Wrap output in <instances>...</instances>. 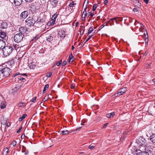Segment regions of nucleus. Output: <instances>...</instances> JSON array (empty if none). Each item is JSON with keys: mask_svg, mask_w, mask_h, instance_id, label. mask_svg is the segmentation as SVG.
Segmentation results:
<instances>
[{"mask_svg": "<svg viewBox=\"0 0 155 155\" xmlns=\"http://www.w3.org/2000/svg\"><path fill=\"white\" fill-rule=\"evenodd\" d=\"M147 53H148L147 52V51L145 52L144 54V55L145 56H146L147 54Z\"/></svg>", "mask_w": 155, "mask_h": 155, "instance_id": "57", "label": "nucleus"}, {"mask_svg": "<svg viewBox=\"0 0 155 155\" xmlns=\"http://www.w3.org/2000/svg\"><path fill=\"white\" fill-rule=\"evenodd\" d=\"M97 7V4H94V5L93 8H92V10L93 11H94L95 9H96Z\"/></svg>", "mask_w": 155, "mask_h": 155, "instance_id": "36", "label": "nucleus"}, {"mask_svg": "<svg viewBox=\"0 0 155 155\" xmlns=\"http://www.w3.org/2000/svg\"><path fill=\"white\" fill-rule=\"evenodd\" d=\"M24 37L23 34L18 33L15 35L14 39L15 42L18 43L20 42L22 40Z\"/></svg>", "mask_w": 155, "mask_h": 155, "instance_id": "3", "label": "nucleus"}, {"mask_svg": "<svg viewBox=\"0 0 155 155\" xmlns=\"http://www.w3.org/2000/svg\"><path fill=\"white\" fill-rule=\"evenodd\" d=\"M150 141L153 143H155V134H153L150 137Z\"/></svg>", "mask_w": 155, "mask_h": 155, "instance_id": "19", "label": "nucleus"}, {"mask_svg": "<svg viewBox=\"0 0 155 155\" xmlns=\"http://www.w3.org/2000/svg\"><path fill=\"white\" fill-rule=\"evenodd\" d=\"M54 20H51L48 21L47 24V25L48 26H49L51 25H52L54 24Z\"/></svg>", "mask_w": 155, "mask_h": 155, "instance_id": "21", "label": "nucleus"}, {"mask_svg": "<svg viewBox=\"0 0 155 155\" xmlns=\"http://www.w3.org/2000/svg\"><path fill=\"white\" fill-rule=\"evenodd\" d=\"M115 115L114 112H112L110 113L107 114H106V117L108 118H110L113 117Z\"/></svg>", "mask_w": 155, "mask_h": 155, "instance_id": "24", "label": "nucleus"}, {"mask_svg": "<svg viewBox=\"0 0 155 155\" xmlns=\"http://www.w3.org/2000/svg\"><path fill=\"white\" fill-rule=\"evenodd\" d=\"M74 48V47L73 45H72L71 48V49L72 50H73Z\"/></svg>", "mask_w": 155, "mask_h": 155, "instance_id": "59", "label": "nucleus"}, {"mask_svg": "<svg viewBox=\"0 0 155 155\" xmlns=\"http://www.w3.org/2000/svg\"><path fill=\"white\" fill-rule=\"evenodd\" d=\"M21 152L23 153H24L25 155H28V150L26 149V148L24 146H22V150Z\"/></svg>", "mask_w": 155, "mask_h": 155, "instance_id": "16", "label": "nucleus"}, {"mask_svg": "<svg viewBox=\"0 0 155 155\" xmlns=\"http://www.w3.org/2000/svg\"><path fill=\"white\" fill-rule=\"evenodd\" d=\"M5 46V43L3 39H0V49H2Z\"/></svg>", "mask_w": 155, "mask_h": 155, "instance_id": "12", "label": "nucleus"}, {"mask_svg": "<svg viewBox=\"0 0 155 155\" xmlns=\"http://www.w3.org/2000/svg\"><path fill=\"white\" fill-rule=\"evenodd\" d=\"M117 19H118V20H120L121 21H122L123 20V19H121L120 17H114L113 18H111L110 19V21H108V22L110 24V26H112V25H114V21L115 20Z\"/></svg>", "mask_w": 155, "mask_h": 155, "instance_id": "9", "label": "nucleus"}, {"mask_svg": "<svg viewBox=\"0 0 155 155\" xmlns=\"http://www.w3.org/2000/svg\"><path fill=\"white\" fill-rule=\"evenodd\" d=\"M93 27H90L89 29V30H88V33L89 34L91 33L92 31H93Z\"/></svg>", "mask_w": 155, "mask_h": 155, "instance_id": "35", "label": "nucleus"}, {"mask_svg": "<svg viewBox=\"0 0 155 155\" xmlns=\"http://www.w3.org/2000/svg\"><path fill=\"white\" fill-rule=\"evenodd\" d=\"M33 0H25V1L28 2H31Z\"/></svg>", "mask_w": 155, "mask_h": 155, "instance_id": "54", "label": "nucleus"}, {"mask_svg": "<svg viewBox=\"0 0 155 155\" xmlns=\"http://www.w3.org/2000/svg\"><path fill=\"white\" fill-rule=\"evenodd\" d=\"M19 89V87H16L12 89L13 93H15Z\"/></svg>", "mask_w": 155, "mask_h": 155, "instance_id": "29", "label": "nucleus"}, {"mask_svg": "<svg viewBox=\"0 0 155 155\" xmlns=\"http://www.w3.org/2000/svg\"><path fill=\"white\" fill-rule=\"evenodd\" d=\"M38 36H36L35 37V38L33 39H32V41L36 40L38 39Z\"/></svg>", "mask_w": 155, "mask_h": 155, "instance_id": "47", "label": "nucleus"}, {"mask_svg": "<svg viewBox=\"0 0 155 155\" xmlns=\"http://www.w3.org/2000/svg\"><path fill=\"white\" fill-rule=\"evenodd\" d=\"M35 21L31 17H29L27 18L25 21V24L28 26L33 25L35 23Z\"/></svg>", "mask_w": 155, "mask_h": 155, "instance_id": "6", "label": "nucleus"}, {"mask_svg": "<svg viewBox=\"0 0 155 155\" xmlns=\"http://www.w3.org/2000/svg\"><path fill=\"white\" fill-rule=\"evenodd\" d=\"M108 3L107 0H105L104 2V5H106Z\"/></svg>", "mask_w": 155, "mask_h": 155, "instance_id": "48", "label": "nucleus"}, {"mask_svg": "<svg viewBox=\"0 0 155 155\" xmlns=\"http://www.w3.org/2000/svg\"><path fill=\"white\" fill-rule=\"evenodd\" d=\"M27 114H24L22 116L19 118L18 120L19 121H21L23 119H24L26 116Z\"/></svg>", "mask_w": 155, "mask_h": 155, "instance_id": "26", "label": "nucleus"}, {"mask_svg": "<svg viewBox=\"0 0 155 155\" xmlns=\"http://www.w3.org/2000/svg\"><path fill=\"white\" fill-rule=\"evenodd\" d=\"M134 12H138L137 9L136 8H134Z\"/></svg>", "mask_w": 155, "mask_h": 155, "instance_id": "53", "label": "nucleus"}, {"mask_svg": "<svg viewBox=\"0 0 155 155\" xmlns=\"http://www.w3.org/2000/svg\"><path fill=\"white\" fill-rule=\"evenodd\" d=\"M61 62H62V61L61 60H60L59 61V62H58L56 63V65L57 66H59L61 64Z\"/></svg>", "mask_w": 155, "mask_h": 155, "instance_id": "38", "label": "nucleus"}, {"mask_svg": "<svg viewBox=\"0 0 155 155\" xmlns=\"http://www.w3.org/2000/svg\"><path fill=\"white\" fill-rule=\"evenodd\" d=\"M18 79H19L20 80L23 81H24V80H25V79L24 78L21 77H20Z\"/></svg>", "mask_w": 155, "mask_h": 155, "instance_id": "41", "label": "nucleus"}, {"mask_svg": "<svg viewBox=\"0 0 155 155\" xmlns=\"http://www.w3.org/2000/svg\"><path fill=\"white\" fill-rule=\"evenodd\" d=\"M115 20V21L116 23V24H119V21H121L120 20H118V19H117Z\"/></svg>", "mask_w": 155, "mask_h": 155, "instance_id": "45", "label": "nucleus"}, {"mask_svg": "<svg viewBox=\"0 0 155 155\" xmlns=\"http://www.w3.org/2000/svg\"><path fill=\"white\" fill-rule=\"evenodd\" d=\"M48 87L49 85L48 84H46L45 85L43 91V93H45V91L48 88Z\"/></svg>", "mask_w": 155, "mask_h": 155, "instance_id": "32", "label": "nucleus"}, {"mask_svg": "<svg viewBox=\"0 0 155 155\" xmlns=\"http://www.w3.org/2000/svg\"><path fill=\"white\" fill-rule=\"evenodd\" d=\"M108 124V123H105L104 126H103V128H105L107 126V125Z\"/></svg>", "mask_w": 155, "mask_h": 155, "instance_id": "51", "label": "nucleus"}, {"mask_svg": "<svg viewBox=\"0 0 155 155\" xmlns=\"http://www.w3.org/2000/svg\"><path fill=\"white\" fill-rule=\"evenodd\" d=\"M13 49L12 47L10 45L5 46L2 48V51H3V54L5 56L9 55L12 53Z\"/></svg>", "mask_w": 155, "mask_h": 155, "instance_id": "1", "label": "nucleus"}, {"mask_svg": "<svg viewBox=\"0 0 155 155\" xmlns=\"http://www.w3.org/2000/svg\"><path fill=\"white\" fill-rule=\"evenodd\" d=\"M61 133L63 135H67L70 133L69 131L68 130L65 131L63 130L61 131Z\"/></svg>", "mask_w": 155, "mask_h": 155, "instance_id": "30", "label": "nucleus"}, {"mask_svg": "<svg viewBox=\"0 0 155 155\" xmlns=\"http://www.w3.org/2000/svg\"><path fill=\"white\" fill-rule=\"evenodd\" d=\"M29 67L31 69H33L35 68V64H29Z\"/></svg>", "mask_w": 155, "mask_h": 155, "instance_id": "33", "label": "nucleus"}, {"mask_svg": "<svg viewBox=\"0 0 155 155\" xmlns=\"http://www.w3.org/2000/svg\"><path fill=\"white\" fill-rule=\"evenodd\" d=\"M10 124L9 123V124H7V126L8 127L10 125Z\"/></svg>", "mask_w": 155, "mask_h": 155, "instance_id": "62", "label": "nucleus"}, {"mask_svg": "<svg viewBox=\"0 0 155 155\" xmlns=\"http://www.w3.org/2000/svg\"><path fill=\"white\" fill-rule=\"evenodd\" d=\"M59 36L62 39H63L65 36L64 31H59L58 34V36Z\"/></svg>", "mask_w": 155, "mask_h": 155, "instance_id": "14", "label": "nucleus"}, {"mask_svg": "<svg viewBox=\"0 0 155 155\" xmlns=\"http://www.w3.org/2000/svg\"><path fill=\"white\" fill-rule=\"evenodd\" d=\"M127 91L126 87L122 88L119 89L117 93H115L112 96L113 98L123 94Z\"/></svg>", "mask_w": 155, "mask_h": 155, "instance_id": "5", "label": "nucleus"}, {"mask_svg": "<svg viewBox=\"0 0 155 155\" xmlns=\"http://www.w3.org/2000/svg\"><path fill=\"white\" fill-rule=\"evenodd\" d=\"M96 147V145L95 144H92L89 146V148L91 150L93 149Z\"/></svg>", "mask_w": 155, "mask_h": 155, "instance_id": "31", "label": "nucleus"}, {"mask_svg": "<svg viewBox=\"0 0 155 155\" xmlns=\"http://www.w3.org/2000/svg\"><path fill=\"white\" fill-rule=\"evenodd\" d=\"M6 101H2L1 103L0 107L2 109H4L6 107Z\"/></svg>", "mask_w": 155, "mask_h": 155, "instance_id": "17", "label": "nucleus"}, {"mask_svg": "<svg viewBox=\"0 0 155 155\" xmlns=\"http://www.w3.org/2000/svg\"><path fill=\"white\" fill-rule=\"evenodd\" d=\"M146 143L145 140L142 137L136 140V143L139 145L140 146H145L146 145Z\"/></svg>", "mask_w": 155, "mask_h": 155, "instance_id": "4", "label": "nucleus"}, {"mask_svg": "<svg viewBox=\"0 0 155 155\" xmlns=\"http://www.w3.org/2000/svg\"><path fill=\"white\" fill-rule=\"evenodd\" d=\"M82 19L83 20L85 19H84V18H82Z\"/></svg>", "mask_w": 155, "mask_h": 155, "instance_id": "64", "label": "nucleus"}, {"mask_svg": "<svg viewBox=\"0 0 155 155\" xmlns=\"http://www.w3.org/2000/svg\"><path fill=\"white\" fill-rule=\"evenodd\" d=\"M20 74L18 72L15 73L13 75V77H15V76Z\"/></svg>", "mask_w": 155, "mask_h": 155, "instance_id": "49", "label": "nucleus"}, {"mask_svg": "<svg viewBox=\"0 0 155 155\" xmlns=\"http://www.w3.org/2000/svg\"><path fill=\"white\" fill-rule=\"evenodd\" d=\"M47 100V99L45 98H44L42 100V101L43 102H45Z\"/></svg>", "mask_w": 155, "mask_h": 155, "instance_id": "56", "label": "nucleus"}, {"mask_svg": "<svg viewBox=\"0 0 155 155\" xmlns=\"http://www.w3.org/2000/svg\"><path fill=\"white\" fill-rule=\"evenodd\" d=\"M45 22V20L43 19H41L39 18L37 19L36 21V23L37 25L39 26H42L44 24H43V23Z\"/></svg>", "mask_w": 155, "mask_h": 155, "instance_id": "8", "label": "nucleus"}, {"mask_svg": "<svg viewBox=\"0 0 155 155\" xmlns=\"http://www.w3.org/2000/svg\"><path fill=\"white\" fill-rule=\"evenodd\" d=\"M58 1L57 0H54L52 3V5L54 6H56V5Z\"/></svg>", "mask_w": 155, "mask_h": 155, "instance_id": "34", "label": "nucleus"}, {"mask_svg": "<svg viewBox=\"0 0 155 155\" xmlns=\"http://www.w3.org/2000/svg\"><path fill=\"white\" fill-rule=\"evenodd\" d=\"M11 70L7 67H6L2 69L0 71V75H2L5 77H8L10 75L11 72Z\"/></svg>", "mask_w": 155, "mask_h": 155, "instance_id": "2", "label": "nucleus"}, {"mask_svg": "<svg viewBox=\"0 0 155 155\" xmlns=\"http://www.w3.org/2000/svg\"><path fill=\"white\" fill-rule=\"evenodd\" d=\"M136 154V155H149V153L146 152L142 151L140 150H137Z\"/></svg>", "mask_w": 155, "mask_h": 155, "instance_id": "10", "label": "nucleus"}, {"mask_svg": "<svg viewBox=\"0 0 155 155\" xmlns=\"http://www.w3.org/2000/svg\"><path fill=\"white\" fill-rule=\"evenodd\" d=\"M22 129V127L21 126V127H20L19 129L17 131V133H19L20 132V131Z\"/></svg>", "mask_w": 155, "mask_h": 155, "instance_id": "44", "label": "nucleus"}, {"mask_svg": "<svg viewBox=\"0 0 155 155\" xmlns=\"http://www.w3.org/2000/svg\"><path fill=\"white\" fill-rule=\"evenodd\" d=\"M74 58V57L72 56V54H71L69 58L68 59L69 60V62L70 63V62H72L73 61V59Z\"/></svg>", "mask_w": 155, "mask_h": 155, "instance_id": "28", "label": "nucleus"}, {"mask_svg": "<svg viewBox=\"0 0 155 155\" xmlns=\"http://www.w3.org/2000/svg\"><path fill=\"white\" fill-rule=\"evenodd\" d=\"M36 99V97H35L34 98L32 99L30 101V102H34Z\"/></svg>", "mask_w": 155, "mask_h": 155, "instance_id": "37", "label": "nucleus"}, {"mask_svg": "<svg viewBox=\"0 0 155 155\" xmlns=\"http://www.w3.org/2000/svg\"><path fill=\"white\" fill-rule=\"evenodd\" d=\"M153 82L154 84H155V79H153Z\"/></svg>", "mask_w": 155, "mask_h": 155, "instance_id": "58", "label": "nucleus"}, {"mask_svg": "<svg viewBox=\"0 0 155 155\" xmlns=\"http://www.w3.org/2000/svg\"><path fill=\"white\" fill-rule=\"evenodd\" d=\"M75 4L73 2H72V3H70L69 5V6L71 7H73L74 6V5H75Z\"/></svg>", "mask_w": 155, "mask_h": 155, "instance_id": "40", "label": "nucleus"}, {"mask_svg": "<svg viewBox=\"0 0 155 155\" xmlns=\"http://www.w3.org/2000/svg\"><path fill=\"white\" fill-rule=\"evenodd\" d=\"M24 102H21L20 103H19V104H18V106L19 107H22V105L23 104H24Z\"/></svg>", "mask_w": 155, "mask_h": 155, "instance_id": "42", "label": "nucleus"}, {"mask_svg": "<svg viewBox=\"0 0 155 155\" xmlns=\"http://www.w3.org/2000/svg\"><path fill=\"white\" fill-rule=\"evenodd\" d=\"M22 2V0H14V4L16 6L20 5Z\"/></svg>", "mask_w": 155, "mask_h": 155, "instance_id": "15", "label": "nucleus"}, {"mask_svg": "<svg viewBox=\"0 0 155 155\" xmlns=\"http://www.w3.org/2000/svg\"><path fill=\"white\" fill-rule=\"evenodd\" d=\"M91 37V36H89V37L86 40V41H88Z\"/></svg>", "mask_w": 155, "mask_h": 155, "instance_id": "55", "label": "nucleus"}, {"mask_svg": "<svg viewBox=\"0 0 155 155\" xmlns=\"http://www.w3.org/2000/svg\"><path fill=\"white\" fill-rule=\"evenodd\" d=\"M81 128V127H80L79 128H77V129H76V130L75 131H77V130L78 129H80Z\"/></svg>", "mask_w": 155, "mask_h": 155, "instance_id": "63", "label": "nucleus"}, {"mask_svg": "<svg viewBox=\"0 0 155 155\" xmlns=\"http://www.w3.org/2000/svg\"><path fill=\"white\" fill-rule=\"evenodd\" d=\"M149 0H143V2L147 4H148L149 2Z\"/></svg>", "mask_w": 155, "mask_h": 155, "instance_id": "52", "label": "nucleus"}, {"mask_svg": "<svg viewBox=\"0 0 155 155\" xmlns=\"http://www.w3.org/2000/svg\"><path fill=\"white\" fill-rule=\"evenodd\" d=\"M143 37H144V39L145 40V43L146 45H147L148 43V39H147L148 35H146L144 33L143 35Z\"/></svg>", "mask_w": 155, "mask_h": 155, "instance_id": "20", "label": "nucleus"}, {"mask_svg": "<svg viewBox=\"0 0 155 155\" xmlns=\"http://www.w3.org/2000/svg\"><path fill=\"white\" fill-rule=\"evenodd\" d=\"M51 75V73H49L47 74V76L48 77H49Z\"/></svg>", "mask_w": 155, "mask_h": 155, "instance_id": "46", "label": "nucleus"}, {"mask_svg": "<svg viewBox=\"0 0 155 155\" xmlns=\"http://www.w3.org/2000/svg\"><path fill=\"white\" fill-rule=\"evenodd\" d=\"M8 24L5 22H3L1 25V28H2L5 29L7 28Z\"/></svg>", "mask_w": 155, "mask_h": 155, "instance_id": "18", "label": "nucleus"}, {"mask_svg": "<svg viewBox=\"0 0 155 155\" xmlns=\"http://www.w3.org/2000/svg\"><path fill=\"white\" fill-rule=\"evenodd\" d=\"M19 31L20 34H24L25 33L28 34L29 31H28V28L25 27H21L19 29Z\"/></svg>", "mask_w": 155, "mask_h": 155, "instance_id": "7", "label": "nucleus"}, {"mask_svg": "<svg viewBox=\"0 0 155 155\" xmlns=\"http://www.w3.org/2000/svg\"><path fill=\"white\" fill-rule=\"evenodd\" d=\"M58 15L55 13L54 15L51 18V20H54V22L55 21Z\"/></svg>", "mask_w": 155, "mask_h": 155, "instance_id": "27", "label": "nucleus"}, {"mask_svg": "<svg viewBox=\"0 0 155 155\" xmlns=\"http://www.w3.org/2000/svg\"><path fill=\"white\" fill-rule=\"evenodd\" d=\"M28 12L26 11H25L21 13L20 15V17L21 19H25L28 16Z\"/></svg>", "mask_w": 155, "mask_h": 155, "instance_id": "11", "label": "nucleus"}, {"mask_svg": "<svg viewBox=\"0 0 155 155\" xmlns=\"http://www.w3.org/2000/svg\"><path fill=\"white\" fill-rule=\"evenodd\" d=\"M21 75H25L26 76H27L26 74H21Z\"/></svg>", "mask_w": 155, "mask_h": 155, "instance_id": "61", "label": "nucleus"}, {"mask_svg": "<svg viewBox=\"0 0 155 155\" xmlns=\"http://www.w3.org/2000/svg\"><path fill=\"white\" fill-rule=\"evenodd\" d=\"M53 37L51 35H49L46 37L47 41L49 42L52 41L53 40Z\"/></svg>", "mask_w": 155, "mask_h": 155, "instance_id": "25", "label": "nucleus"}, {"mask_svg": "<svg viewBox=\"0 0 155 155\" xmlns=\"http://www.w3.org/2000/svg\"><path fill=\"white\" fill-rule=\"evenodd\" d=\"M88 14H89L88 15V16L89 15H90L91 17H92L93 16V15H94V13H88Z\"/></svg>", "mask_w": 155, "mask_h": 155, "instance_id": "43", "label": "nucleus"}, {"mask_svg": "<svg viewBox=\"0 0 155 155\" xmlns=\"http://www.w3.org/2000/svg\"><path fill=\"white\" fill-rule=\"evenodd\" d=\"M66 64V61H63V62L62 64V66H64Z\"/></svg>", "mask_w": 155, "mask_h": 155, "instance_id": "50", "label": "nucleus"}, {"mask_svg": "<svg viewBox=\"0 0 155 155\" xmlns=\"http://www.w3.org/2000/svg\"><path fill=\"white\" fill-rule=\"evenodd\" d=\"M74 86H73L72 85H71V89H73L74 88Z\"/></svg>", "mask_w": 155, "mask_h": 155, "instance_id": "60", "label": "nucleus"}, {"mask_svg": "<svg viewBox=\"0 0 155 155\" xmlns=\"http://www.w3.org/2000/svg\"><path fill=\"white\" fill-rule=\"evenodd\" d=\"M86 9H87V7H86L84 8V10L82 15V18H84V19H85V16L87 15V14L86 13Z\"/></svg>", "mask_w": 155, "mask_h": 155, "instance_id": "23", "label": "nucleus"}, {"mask_svg": "<svg viewBox=\"0 0 155 155\" xmlns=\"http://www.w3.org/2000/svg\"><path fill=\"white\" fill-rule=\"evenodd\" d=\"M17 142L15 141H14L12 142V145L13 147L15 146Z\"/></svg>", "mask_w": 155, "mask_h": 155, "instance_id": "39", "label": "nucleus"}, {"mask_svg": "<svg viewBox=\"0 0 155 155\" xmlns=\"http://www.w3.org/2000/svg\"><path fill=\"white\" fill-rule=\"evenodd\" d=\"M6 36V33L3 31H0V37L3 39L6 40L5 38Z\"/></svg>", "mask_w": 155, "mask_h": 155, "instance_id": "13", "label": "nucleus"}, {"mask_svg": "<svg viewBox=\"0 0 155 155\" xmlns=\"http://www.w3.org/2000/svg\"><path fill=\"white\" fill-rule=\"evenodd\" d=\"M9 149L8 148H5L3 150L2 154L3 155H7L8 153Z\"/></svg>", "mask_w": 155, "mask_h": 155, "instance_id": "22", "label": "nucleus"}]
</instances>
